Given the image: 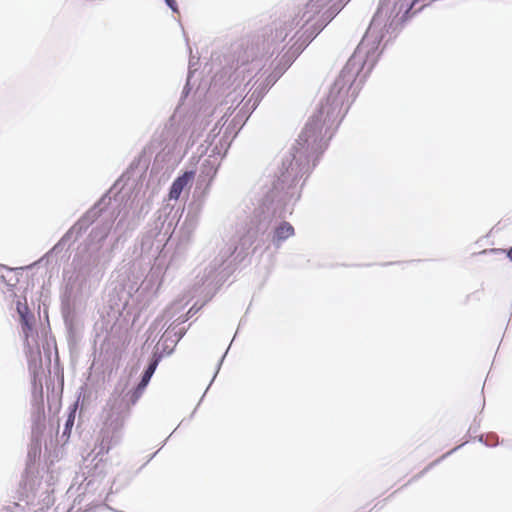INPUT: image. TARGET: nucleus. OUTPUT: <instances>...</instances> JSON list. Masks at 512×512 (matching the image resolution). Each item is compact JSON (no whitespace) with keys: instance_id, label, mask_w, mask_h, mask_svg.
<instances>
[{"instance_id":"obj_1","label":"nucleus","mask_w":512,"mask_h":512,"mask_svg":"<svg viewBox=\"0 0 512 512\" xmlns=\"http://www.w3.org/2000/svg\"><path fill=\"white\" fill-rule=\"evenodd\" d=\"M333 0H309L305 5L304 11L300 17L296 16L292 21L285 22L274 32L272 41L283 42L287 36L297 27H303L312 21L329 3Z\"/></svg>"},{"instance_id":"obj_2","label":"nucleus","mask_w":512,"mask_h":512,"mask_svg":"<svg viewBox=\"0 0 512 512\" xmlns=\"http://www.w3.org/2000/svg\"><path fill=\"white\" fill-rule=\"evenodd\" d=\"M123 427V419L119 414L109 413L100 432V451L107 453L117 442L118 433Z\"/></svg>"},{"instance_id":"obj_3","label":"nucleus","mask_w":512,"mask_h":512,"mask_svg":"<svg viewBox=\"0 0 512 512\" xmlns=\"http://www.w3.org/2000/svg\"><path fill=\"white\" fill-rule=\"evenodd\" d=\"M195 176L194 171H186L181 176L177 177L169 190V199L177 200L179 199L182 191L188 186V184L193 180Z\"/></svg>"},{"instance_id":"obj_4","label":"nucleus","mask_w":512,"mask_h":512,"mask_svg":"<svg viewBox=\"0 0 512 512\" xmlns=\"http://www.w3.org/2000/svg\"><path fill=\"white\" fill-rule=\"evenodd\" d=\"M415 0H397L391 10L390 16L398 17L401 13L406 15L413 7Z\"/></svg>"},{"instance_id":"obj_5","label":"nucleus","mask_w":512,"mask_h":512,"mask_svg":"<svg viewBox=\"0 0 512 512\" xmlns=\"http://www.w3.org/2000/svg\"><path fill=\"white\" fill-rule=\"evenodd\" d=\"M294 234V228L293 226L288 222H282L276 229H275V238L278 241H283L288 239Z\"/></svg>"},{"instance_id":"obj_6","label":"nucleus","mask_w":512,"mask_h":512,"mask_svg":"<svg viewBox=\"0 0 512 512\" xmlns=\"http://www.w3.org/2000/svg\"><path fill=\"white\" fill-rule=\"evenodd\" d=\"M33 320H34V316H29V317L20 319L25 340H28V338L32 332Z\"/></svg>"},{"instance_id":"obj_7","label":"nucleus","mask_w":512,"mask_h":512,"mask_svg":"<svg viewBox=\"0 0 512 512\" xmlns=\"http://www.w3.org/2000/svg\"><path fill=\"white\" fill-rule=\"evenodd\" d=\"M156 366H157V362H153L151 363L148 368L146 369L143 377H142V380L140 382V387H144L147 385V383L149 382L151 376L153 375L155 369H156Z\"/></svg>"},{"instance_id":"obj_8","label":"nucleus","mask_w":512,"mask_h":512,"mask_svg":"<svg viewBox=\"0 0 512 512\" xmlns=\"http://www.w3.org/2000/svg\"><path fill=\"white\" fill-rule=\"evenodd\" d=\"M17 312L20 316V319L26 318L29 316H33V314L30 313L26 302H24V303H22L20 301L17 302Z\"/></svg>"},{"instance_id":"obj_9","label":"nucleus","mask_w":512,"mask_h":512,"mask_svg":"<svg viewBox=\"0 0 512 512\" xmlns=\"http://www.w3.org/2000/svg\"><path fill=\"white\" fill-rule=\"evenodd\" d=\"M391 0H384L381 2L380 7L378 8L376 16H380L383 13H387V5Z\"/></svg>"},{"instance_id":"obj_10","label":"nucleus","mask_w":512,"mask_h":512,"mask_svg":"<svg viewBox=\"0 0 512 512\" xmlns=\"http://www.w3.org/2000/svg\"><path fill=\"white\" fill-rule=\"evenodd\" d=\"M349 85V83H335L332 93L334 92L335 89H338V93H340L341 90L347 89Z\"/></svg>"},{"instance_id":"obj_11","label":"nucleus","mask_w":512,"mask_h":512,"mask_svg":"<svg viewBox=\"0 0 512 512\" xmlns=\"http://www.w3.org/2000/svg\"><path fill=\"white\" fill-rule=\"evenodd\" d=\"M167 5L173 10L177 11V3L175 0H165Z\"/></svg>"},{"instance_id":"obj_12","label":"nucleus","mask_w":512,"mask_h":512,"mask_svg":"<svg viewBox=\"0 0 512 512\" xmlns=\"http://www.w3.org/2000/svg\"><path fill=\"white\" fill-rule=\"evenodd\" d=\"M508 257L512 260V248L508 252Z\"/></svg>"},{"instance_id":"obj_13","label":"nucleus","mask_w":512,"mask_h":512,"mask_svg":"<svg viewBox=\"0 0 512 512\" xmlns=\"http://www.w3.org/2000/svg\"><path fill=\"white\" fill-rule=\"evenodd\" d=\"M73 423H74V420H73V419H72V420H68L67 425H71V424H73Z\"/></svg>"},{"instance_id":"obj_14","label":"nucleus","mask_w":512,"mask_h":512,"mask_svg":"<svg viewBox=\"0 0 512 512\" xmlns=\"http://www.w3.org/2000/svg\"><path fill=\"white\" fill-rule=\"evenodd\" d=\"M73 423H74V420H73V419H72V420H68L67 425H71V424H73Z\"/></svg>"}]
</instances>
